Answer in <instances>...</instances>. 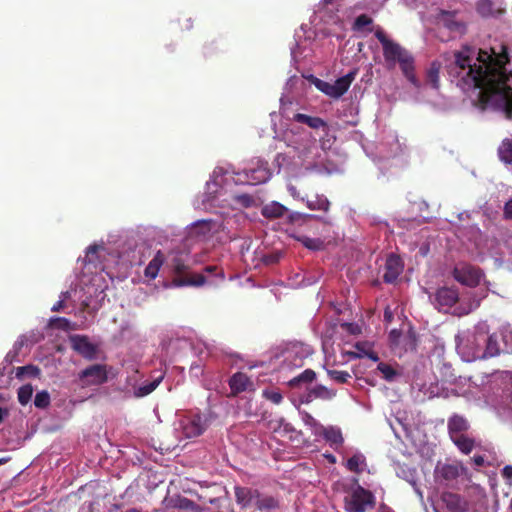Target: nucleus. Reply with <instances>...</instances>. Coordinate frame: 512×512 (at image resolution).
<instances>
[{
    "mask_svg": "<svg viewBox=\"0 0 512 512\" xmlns=\"http://www.w3.org/2000/svg\"><path fill=\"white\" fill-rule=\"evenodd\" d=\"M509 62L505 44L489 50L464 45L453 52L446 72L450 82L463 92L478 89L482 105L502 110L512 120V87L508 84L512 71L506 70Z\"/></svg>",
    "mask_w": 512,
    "mask_h": 512,
    "instance_id": "f257e3e1",
    "label": "nucleus"
},
{
    "mask_svg": "<svg viewBox=\"0 0 512 512\" xmlns=\"http://www.w3.org/2000/svg\"><path fill=\"white\" fill-rule=\"evenodd\" d=\"M375 37L382 44L385 61L392 66L398 63L407 80L415 87H418L419 82L415 75V60L413 55L399 43L390 40L383 30H377Z\"/></svg>",
    "mask_w": 512,
    "mask_h": 512,
    "instance_id": "f03ea898",
    "label": "nucleus"
},
{
    "mask_svg": "<svg viewBox=\"0 0 512 512\" xmlns=\"http://www.w3.org/2000/svg\"><path fill=\"white\" fill-rule=\"evenodd\" d=\"M434 307L442 313H450L456 316L468 315L472 311L471 304L460 302L459 291L456 287L443 286L430 296Z\"/></svg>",
    "mask_w": 512,
    "mask_h": 512,
    "instance_id": "7ed1b4c3",
    "label": "nucleus"
},
{
    "mask_svg": "<svg viewBox=\"0 0 512 512\" xmlns=\"http://www.w3.org/2000/svg\"><path fill=\"white\" fill-rule=\"evenodd\" d=\"M499 340L497 332L489 334L487 326L481 325L476 328L472 343L478 352H483L482 358H491L498 356L502 351Z\"/></svg>",
    "mask_w": 512,
    "mask_h": 512,
    "instance_id": "20e7f679",
    "label": "nucleus"
},
{
    "mask_svg": "<svg viewBox=\"0 0 512 512\" xmlns=\"http://www.w3.org/2000/svg\"><path fill=\"white\" fill-rule=\"evenodd\" d=\"M376 498L374 494L364 487L357 485L351 493L344 498L346 512H366L374 509Z\"/></svg>",
    "mask_w": 512,
    "mask_h": 512,
    "instance_id": "39448f33",
    "label": "nucleus"
},
{
    "mask_svg": "<svg viewBox=\"0 0 512 512\" xmlns=\"http://www.w3.org/2000/svg\"><path fill=\"white\" fill-rule=\"evenodd\" d=\"M174 278L173 284L177 287L182 286H202L206 282L203 274L189 273L188 266L181 258L175 257L172 261Z\"/></svg>",
    "mask_w": 512,
    "mask_h": 512,
    "instance_id": "423d86ee",
    "label": "nucleus"
},
{
    "mask_svg": "<svg viewBox=\"0 0 512 512\" xmlns=\"http://www.w3.org/2000/svg\"><path fill=\"white\" fill-rule=\"evenodd\" d=\"M452 275L460 284L473 288L479 285L484 274L479 267L463 263L453 269Z\"/></svg>",
    "mask_w": 512,
    "mask_h": 512,
    "instance_id": "0eeeda50",
    "label": "nucleus"
},
{
    "mask_svg": "<svg viewBox=\"0 0 512 512\" xmlns=\"http://www.w3.org/2000/svg\"><path fill=\"white\" fill-rule=\"evenodd\" d=\"M79 379L86 385H101L108 380L106 365L93 364L79 373Z\"/></svg>",
    "mask_w": 512,
    "mask_h": 512,
    "instance_id": "6e6552de",
    "label": "nucleus"
},
{
    "mask_svg": "<svg viewBox=\"0 0 512 512\" xmlns=\"http://www.w3.org/2000/svg\"><path fill=\"white\" fill-rule=\"evenodd\" d=\"M71 347L85 359L94 360L97 354V348L92 344L87 336L73 335L70 336Z\"/></svg>",
    "mask_w": 512,
    "mask_h": 512,
    "instance_id": "1a4fd4ad",
    "label": "nucleus"
},
{
    "mask_svg": "<svg viewBox=\"0 0 512 512\" xmlns=\"http://www.w3.org/2000/svg\"><path fill=\"white\" fill-rule=\"evenodd\" d=\"M231 395L236 396L242 392L253 391L254 383L247 374L243 372L234 373L228 381Z\"/></svg>",
    "mask_w": 512,
    "mask_h": 512,
    "instance_id": "9d476101",
    "label": "nucleus"
},
{
    "mask_svg": "<svg viewBox=\"0 0 512 512\" xmlns=\"http://www.w3.org/2000/svg\"><path fill=\"white\" fill-rule=\"evenodd\" d=\"M259 490L250 487L235 486L234 494L237 505L241 509H247L252 505H255L257 498H259Z\"/></svg>",
    "mask_w": 512,
    "mask_h": 512,
    "instance_id": "9b49d317",
    "label": "nucleus"
},
{
    "mask_svg": "<svg viewBox=\"0 0 512 512\" xmlns=\"http://www.w3.org/2000/svg\"><path fill=\"white\" fill-rule=\"evenodd\" d=\"M403 271V262L398 255L390 254L384 266L383 280L385 283H394Z\"/></svg>",
    "mask_w": 512,
    "mask_h": 512,
    "instance_id": "f8f14e48",
    "label": "nucleus"
},
{
    "mask_svg": "<svg viewBox=\"0 0 512 512\" xmlns=\"http://www.w3.org/2000/svg\"><path fill=\"white\" fill-rule=\"evenodd\" d=\"M439 22L452 33L458 35L466 33V24L457 19L455 12L441 11L439 15Z\"/></svg>",
    "mask_w": 512,
    "mask_h": 512,
    "instance_id": "ddd939ff",
    "label": "nucleus"
},
{
    "mask_svg": "<svg viewBox=\"0 0 512 512\" xmlns=\"http://www.w3.org/2000/svg\"><path fill=\"white\" fill-rule=\"evenodd\" d=\"M441 500L449 512H466L468 509L467 501L459 494L443 492Z\"/></svg>",
    "mask_w": 512,
    "mask_h": 512,
    "instance_id": "4468645a",
    "label": "nucleus"
},
{
    "mask_svg": "<svg viewBox=\"0 0 512 512\" xmlns=\"http://www.w3.org/2000/svg\"><path fill=\"white\" fill-rule=\"evenodd\" d=\"M335 396V392L323 385H316L307 388V392L300 397L302 403H310L315 399L330 400Z\"/></svg>",
    "mask_w": 512,
    "mask_h": 512,
    "instance_id": "2eb2a0df",
    "label": "nucleus"
},
{
    "mask_svg": "<svg viewBox=\"0 0 512 512\" xmlns=\"http://www.w3.org/2000/svg\"><path fill=\"white\" fill-rule=\"evenodd\" d=\"M469 428L470 424L468 420L459 414H453L448 419L447 429L450 438H453L461 434H465V432L468 431Z\"/></svg>",
    "mask_w": 512,
    "mask_h": 512,
    "instance_id": "dca6fc26",
    "label": "nucleus"
},
{
    "mask_svg": "<svg viewBox=\"0 0 512 512\" xmlns=\"http://www.w3.org/2000/svg\"><path fill=\"white\" fill-rule=\"evenodd\" d=\"M205 431V424L200 415H193L183 425V433L187 438L200 436Z\"/></svg>",
    "mask_w": 512,
    "mask_h": 512,
    "instance_id": "f3484780",
    "label": "nucleus"
},
{
    "mask_svg": "<svg viewBox=\"0 0 512 512\" xmlns=\"http://www.w3.org/2000/svg\"><path fill=\"white\" fill-rule=\"evenodd\" d=\"M316 379V373L312 369H306L299 375L288 381V386L292 389H300L311 384Z\"/></svg>",
    "mask_w": 512,
    "mask_h": 512,
    "instance_id": "a211bd4d",
    "label": "nucleus"
},
{
    "mask_svg": "<svg viewBox=\"0 0 512 512\" xmlns=\"http://www.w3.org/2000/svg\"><path fill=\"white\" fill-rule=\"evenodd\" d=\"M257 510L262 512H270L280 508V501L272 495H263L259 492V498L255 502Z\"/></svg>",
    "mask_w": 512,
    "mask_h": 512,
    "instance_id": "6ab92c4d",
    "label": "nucleus"
},
{
    "mask_svg": "<svg viewBox=\"0 0 512 512\" xmlns=\"http://www.w3.org/2000/svg\"><path fill=\"white\" fill-rule=\"evenodd\" d=\"M356 74H357L356 70L351 71V72L347 73L346 75L338 78L333 83L336 99L340 98L348 91L351 83L354 81V79L356 77Z\"/></svg>",
    "mask_w": 512,
    "mask_h": 512,
    "instance_id": "aec40b11",
    "label": "nucleus"
},
{
    "mask_svg": "<svg viewBox=\"0 0 512 512\" xmlns=\"http://www.w3.org/2000/svg\"><path fill=\"white\" fill-rule=\"evenodd\" d=\"M169 506L178 510L183 511H193V512H202L203 509L197 505L194 501L183 497L177 496L176 498H172L169 501Z\"/></svg>",
    "mask_w": 512,
    "mask_h": 512,
    "instance_id": "412c9836",
    "label": "nucleus"
},
{
    "mask_svg": "<svg viewBox=\"0 0 512 512\" xmlns=\"http://www.w3.org/2000/svg\"><path fill=\"white\" fill-rule=\"evenodd\" d=\"M322 435L331 447L337 449L343 444V436L341 430L336 427H322Z\"/></svg>",
    "mask_w": 512,
    "mask_h": 512,
    "instance_id": "4be33fe9",
    "label": "nucleus"
},
{
    "mask_svg": "<svg viewBox=\"0 0 512 512\" xmlns=\"http://www.w3.org/2000/svg\"><path fill=\"white\" fill-rule=\"evenodd\" d=\"M293 120L298 123L306 124L312 129L328 128L327 123L322 118L309 116L303 113H296L293 117Z\"/></svg>",
    "mask_w": 512,
    "mask_h": 512,
    "instance_id": "5701e85b",
    "label": "nucleus"
},
{
    "mask_svg": "<svg viewBox=\"0 0 512 512\" xmlns=\"http://www.w3.org/2000/svg\"><path fill=\"white\" fill-rule=\"evenodd\" d=\"M450 439L455 446L466 455L470 454L475 447V440L466 434H461Z\"/></svg>",
    "mask_w": 512,
    "mask_h": 512,
    "instance_id": "b1692460",
    "label": "nucleus"
},
{
    "mask_svg": "<svg viewBox=\"0 0 512 512\" xmlns=\"http://www.w3.org/2000/svg\"><path fill=\"white\" fill-rule=\"evenodd\" d=\"M497 154L499 157V160L504 163L505 165H511L512 164V139L511 138H505L500 143Z\"/></svg>",
    "mask_w": 512,
    "mask_h": 512,
    "instance_id": "393cba45",
    "label": "nucleus"
},
{
    "mask_svg": "<svg viewBox=\"0 0 512 512\" xmlns=\"http://www.w3.org/2000/svg\"><path fill=\"white\" fill-rule=\"evenodd\" d=\"M164 256L161 251H158L153 259L149 262L147 267L144 270V274L149 279H155L158 275V272L163 265Z\"/></svg>",
    "mask_w": 512,
    "mask_h": 512,
    "instance_id": "a878e982",
    "label": "nucleus"
},
{
    "mask_svg": "<svg viewBox=\"0 0 512 512\" xmlns=\"http://www.w3.org/2000/svg\"><path fill=\"white\" fill-rule=\"evenodd\" d=\"M287 211V208L283 206L282 204L278 202H272L270 204L265 205L262 210L261 214L268 219H276L279 217H282L285 212Z\"/></svg>",
    "mask_w": 512,
    "mask_h": 512,
    "instance_id": "bb28decb",
    "label": "nucleus"
},
{
    "mask_svg": "<svg viewBox=\"0 0 512 512\" xmlns=\"http://www.w3.org/2000/svg\"><path fill=\"white\" fill-rule=\"evenodd\" d=\"M246 177L249 183L255 185L266 182L270 178V173L266 168L258 167L251 169Z\"/></svg>",
    "mask_w": 512,
    "mask_h": 512,
    "instance_id": "cd10ccee",
    "label": "nucleus"
},
{
    "mask_svg": "<svg viewBox=\"0 0 512 512\" xmlns=\"http://www.w3.org/2000/svg\"><path fill=\"white\" fill-rule=\"evenodd\" d=\"M441 64L438 61H433L430 64L429 69L427 70V81L431 84V86L435 89L439 88V74H440Z\"/></svg>",
    "mask_w": 512,
    "mask_h": 512,
    "instance_id": "c85d7f7f",
    "label": "nucleus"
},
{
    "mask_svg": "<svg viewBox=\"0 0 512 512\" xmlns=\"http://www.w3.org/2000/svg\"><path fill=\"white\" fill-rule=\"evenodd\" d=\"M476 10L483 17L493 16L495 13L494 2L492 0H478Z\"/></svg>",
    "mask_w": 512,
    "mask_h": 512,
    "instance_id": "c756f323",
    "label": "nucleus"
},
{
    "mask_svg": "<svg viewBox=\"0 0 512 512\" xmlns=\"http://www.w3.org/2000/svg\"><path fill=\"white\" fill-rule=\"evenodd\" d=\"M163 379V375H160L159 377H157L155 380L147 383V384H144L142 386H140L136 391H135V395L137 397H144V396H147L149 395L150 393H152L157 387L158 385L160 384V382L162 381Z\"/></svg>",
    "mask_w": 512,
    "mask_h": 512,
    "instance_id": "7c9ffc66",
    "label": "nucleus"
},
{
    "mask_svg": "<svg viewBox=\"0 0 512 512\" xmlns=\"http://www.w3.org/2000/svg\"><path fill=\"white\" fill-rule=\"evenodd\" d=\"M307 206L311 210L328 211L330 202L324 196H316L314 200H308Z\"/></svg>",
    "mask_w": 512,
    "mask_h": 512,
    "instance_id": "2f4dec72",
    "label": "nucleus"
},
{
    "mask_svg": "<svg viewBox=\"0 0 512 512\" xmlns=\"http://www.w3.org/2000/svg\"><path fill=\"white\" fill-rule=\"evenodd\" d=\"M49 327L64 331L73 329L71 321L64 317H52L49 320Z\"/></svg>",
    "mask_w": 512,
    "mask_h": 512,
    "instance_id": "473e14b6",
    "label": "nucleus"
},
{
    "mask_svg": "<svg viewBox=\"0 0 512 512\" xmlns=\"http://www.w3.org/2000/svg\"><path fill=\"white\" fill-rule=\"evenodd\" d=\"M440 476L446 481L455 480L459 476L458 467L452 464H445L440 469Z\"/></svg>",
    "mask_w": 512,
    "mask_h": 512,
    "instance_id": "72a5a7b5",
    "label": "nucleus"
},
{
    "mask_svg": "<svg viewBox=\"0 0 512 512\" xmlns=\"http://www.w3.org/2000/svg\"><path fill=\"white\" fill-rule=\"evenodd\" d=\"M33 394V387L31 384H26L18 389V401L21 405H26L30 402Z\"/></svg>",
    "mask_w": 512,
    "mask_h": 512,
    "instance_id": "f704fd0d",
    "label": "nucleus"
},
{
    "mask_svg": "<svg viewBox=\"0 0 512 512\" xmlns=\"http://www.w3.org/2000/svg\"><path fill=\"white\" fill-rule=\"evenodd\" d=\"M213 222L211 220H199L193 224V233L197 235H207L212 229Z\"/></svg>",
    "mask_w": 512,
    "mask_h": 512,
    "instance_id": "c9c22d12",
    "label": "nucleus"
},
{
    "mask_svg": "<svg viewBox=\"0 0 512 512\" xmlns=\"http://www.w3.org/2000/svg\"><path fill=\"white\" fill-rule=\"evenodd\" d=\"M364 463V457L361 454H355L347 460L346 467L349 471L360 473V465Z\"/></svg>",
    "mask_w": 512,
    "mask_h": 512,
    "instance_id": "e433bc0d",
    "label": "nucleus"
},
{
    "mask_svg": "<svg viewBox=\"0 0 512 512\" xmlns=\"http://www.w3.org/2000/svg\"><path fill=\"white\" fill-rule=\"evenodd\" d=\"M377 369L381 372L386 381H393L397 376V371L389 364L380 362Z\"/></svg>",
    "mask_w": 512,
    "mask_h": 512,
    "instance_id": "4c0bfd02",
    "label": "nucleus"
},
{
    "mask_svg": "<svg viewBox=\"0 0 512 512\" xmlns=\"http://www.w3.org/2000/svg\"><path fill=\"white\" fill-rule=\"evenodd\" d=\"M40 374V369L34 365L21 366L16 369V377L21 378L24 375L37 377Z\"/></svg>",
    "mask_w": 512,
    "mask_h": 512,
    "instance_id": "58836bf2",
    "label": "nucleus"
},
{
    "mask_svg": "<svg viewBox=\"0 0 512 512\" xmlns=\"http://www.w3.org/2000/svg\"><path fill=\"white\" fill-rule=\"evenodd\" d=\"M34 405L40 409L47 408L50 405L49 393L45 390L38 392L34 398Z\"/></svg>",
    "mask_w": 512,
    "mask_h": 512,
    "instance_id": "ea45409f",
    "label": "nucleus"
},
{
    "mask_svg": "<svg viewBox=\"0 0 512 512\" xmlns=\"http://www.w3.org/2000/svg\"><path fill=\"white\" fill-rule=\"evenodd\" d=\"M502 404L504 409L512 412V376L510 377V381L503 391Z\"/></svg>",
    "mask_w": 512,
    "mask_h": 512,
    "instance_id": "a19ab883",
    "label": "nucleus"
},
{
    "mask_svg": "<svg viewBox=\"0 0 512 512\" xmlns=\"http://www.w3.org/2000/svg\"><path fill=\"white\" fill-rule=\"evenodd\" d=\"M262 395L266 400L276 405H279L283 400L281 392L277 389H265Z\"/></svg>",
    "mask_w": 512,
    "mask_h": 512,
    "instance_id": "79ce46f5",
    "label": "nucleus"
},
{
    "mask_svg": "<svg viewBox=\"0 0 512 512\" xmlns=\"http://www.w3.org/2000/svg\"><path fill=\"white\" fill-rule=\"evenodd\" d=\"M329 377L338 383H346L351 378V375L347 371L341 370H328Z\"/></svg>",
    "mask_w": 512,
    "mask_h": 512,
    "instance_id": "37998d69",
    "label": "nucleus"
},
{
    "mask_svg": "<svg viewBox=\"0 0 512 512\" xmlns=\"http://www.w3.org/2000/svg\"><path fill=\"white\" fill-rule=\"evenodd\" d=\"M316 87L321 92H323L326 95L336 99V95H335L333 84L318 79L317 82H316Z\"/></svg>",
    "mask_w": 512,
    "mask_h": 512,
    "instance_id": "c03bdc74",
    "label": "nucleus"
},
{
    "mask_svg": "<svg viewBox=\"0 0 512 512\" xmlns=\"http://www.w3.org/2000/svg\"><path fill=\"white\" fill-rule=\"evenodd\" d=\"M499 339L501 338L505 348L512 347V330L508 327H503L497 332Z\"/></svg>",
    "mask_w": 512,
    "mask_h": 512,
    "instance_id": "a18cd8bd",
    "label": "nucleus"
},
{
    "mask_svg": "<svg viewBox=\"0 0 512 512\" xmlns=\"http://www.w3.org/2000/svg\"><path fill=\"white\" fill-rule=\"evenodd\" d=\"M303 245L311 250H320L323 247V242L320 239H314L309 237H304L302 239Z\"/></svg>",
    "mask_w": 512,
    "mask_h": 512,
    "instance_id": "49530a36",
    "label": "nucleus"
},
{
    "mask_svg": "<svg viewBox=\"0 0 512 512\" xmlns=\"http://www.w3.org/2000/svg\"><path fill=\"white\" fill-rule=\"evenodd\" d=\"M373 22L372 18L366 14L359 15L354 22L355 29H362L365 26L370 25Z\"/></svg>",
    "mask_w": 512,
    "mask_h": 512,
    "instance_id": "de8ad7c7",
    "label": "nucleus"
},
{
    "mask_svg": "<svg viewBox=\"0 0 512 512\" xmlns=\"http://www.w3.org/2000/svg\"><path fill=\"white\" fill-rule=\"evenodd\" d=\"M280 253H270L263 256L262 260L266 265H272L279 261Z\"/></svg>",
    "mask_w": 512,
    "mask_h": 512,
    "instance_id": "09e8293b",
    "label": "nucleus"
},
{
    "mask_svg": "<svg viewBox=\"0 0 512 512\" xmlns=\"http://www.w3.org/2000/svg\"><path fill=\"white\" fill-rule=\"evenodd\" d=\"M235 198L239 203H241L245 207L251 206L254 201L252 196H250L249 194L237 195Z\"/></svg>",
    "mask_w": 512,
    "mask_h": 512,
    "instance_id": "8fccbe9b",
    "label": "nucleus"
},
{
    "mask_svg": "<svg viewBox=\"0 0 512 512\" xmlns=\"http://www.w3.org/2000/svg\"><path fill=\"white\" fill-rule=\"evenodd\" d=\"M504 218L512 219V198L504 206Z\"/></svg>",
    "mask_w": 512,
    "mask_h": 512,
    "instance_id": "3c124183",
    "label": "nucleus"
},
{
    "mask_svg": "<svg viewBox=\"0 0 512 512\" xmlns=\"http://www.w3.org/2000/svg\"><path fill=\"white\" fill-rule=\"evenodd\" d=\"M501 475L504 479L511 480L512 479V465H506L502 469Z\"/></svg>",
    "mask_w": 512,
    "mask_h": 512,
    "instance_id": "603ef678",
    "label": "nucleus"
},
{
    "mask_svg": "<svg viewBox=\"0 0 512 512\" xmlns=\"http://www.w3.org/2000/svg\"><path fill=\"white\" fill-rule=\"evenodd\" d=\"M472 461L473 463L478 466V467H481L484 465L485 463V459L482 455H475L473 458H472Z\"/></svg>",
    "mask_w": 512,
    "mask_h": 512,
    "instance_id": "864d4df0",
    "label": "nucleus"
},
{
    "mask_svg": "<svg viewBox=\"0 0 512 512\" xmlns=\"http://www.w3.org/2000/svg\"><path fill=\"white\" fill-rule=\"evenodd\" d=\"M65 307V302H64V299H60L59 301H57L53 307L51 308V310L53 312H58L60 311L61 309H63Z\"/></svg>",
    "mask_w": 512,
    "mask_h": 512,
    "instance_id": "5fc2aeb1",
    "label": "nucleus"
},
{
    "mask_svg": "<svg viewBox=\"0 0 512 512\" xmlns=\"http://www.w3.org/2000/svg\"><path fill=\"white\" fill-rule=\"evenodd\" d=\"M364 355L366 357H368L370 360H372L373 362H378L379 361V356L376 352L374 351H365L364 352Z\"/></svg>",
    "mask_w": 512,
    "mask_h": 512,
    "instance_id": "6e6d98bb",
    "label": "nucleus"
},
{
    "mask_svg": "<svg viewBox=\"0 0 512 512\" xmlns=\"http://www.w3.org/2000/svg\"><path fill=\"white\" fill-rule=\"evenodd\" d=\"M401 335V332L399 330L393 329L391 330L389 337L392 342H396L397 338H399Z\"/></svg>",
    "mask_w": 512,
    "mask_h": 512,
    "instance_id": "4d7b16f0",
    "label": "nucleus"
},
{
    "mask_svg": "<svg viewBox=\"0 0 512 512\" xmlns=\"http://www.w3.org/2000/svg\"><path fill=\"white\" fill-rule=\"evenodd\" d=\"M98 246L97 245H91L87 248V255L89 254H94L98 251Z\"/></svg>",
    "mask_w": 512,
    "mask_h": 512,
    "instance_id": "13d9d810",
    "label": "nucleus"
},
{
    "mask_svg": "<svg viewBox=\"0 0 512 512\" xmlns=\"http://www.w3.org/2000/svg\"><path fill=\"white\" fill-rule=\"evenodd\" d=\"M218 270L217 266L209 265L205 267V272L207 273H213Z\"/></svg>",
    "mask_w": 512,
    "mask_h": 512,
    "instance_id": "bf43d9fd",
    "label": "nucleus"
},
{
    "mask_svg": "<svg viewBox=\"0 0 512 512\" xmlns=\"http://www.w3.org/2000/svg\"><path fill=\"white\" fill-rule=\"evenodd\" d=\"M8 415V410L0 407V423L4 420V417Z\"/></svg>",
    "mask_w": 512,
    "mask_h": 512,
    "instance_id": "052dcab7",
    "label": "nucleus"
},
{
    "mask_svg": "<svg viewBox=\"0 0 512 512\" xmlns=\"http://www.w3.org/2000/svg\"><path fill=\"white\" fill-rule=\"evenodd\" d=\"M69 297H70V292L69 291L62 292L61 295H60V299H64V301L66 299H68Z\"/></svg>",
    "mask_w": 512,
    "mask_h": 512,
    "instance_id": "680f3d73",
    "label": "nucleus"
},
{
    "mask_svg": "<svg viewBox=\"0 0 512 512\" xmlns=\"http://www.w3.org/2000/svg\"><path fill=\"white\" fill-rule=\"evenodd\" d=\"M300 218H301V215L296 213V214H293L290 216V221L294 222L295 220L300 219Z\"/></svg>",
    "mask_w": 512,
    "mask_h": 512,
    "instance_id": "e2e57ef3",
    "label": "nucleus"
},
{
    "mask_svg": "<svg viewBox=\"0 0 512 512\" xmlns=\"http://www.w3.org/2000/svg\"><path fill=\"white\" fill-rule=\"evenodd\" d=\"M306 418H307L306 422H309V423H315L316 422L315 419L311 415H309V414H306Z\"/></svg>",
    "mask_w": 512,
    "mask_h": 512,
    "instance_id": "0e129e2a",
    "label": "nucleus"
},
{
    "mask_svg": "<svg viewBox=\"0 0 512 512\" xmlns=\"http://www.w3.org/2000/svg\"><path fill=\"white\" fill-rule=\"evenodd\" d=\"M328 459L330 462L334 463L335 462V457L333 455H329L328 456Z\"/></svg>",
    "mask_w": 512,
    "mask_h": 512,
    "instance_id": "69168bd1",
    "label": "nucleus"
},
{
    "mask_svg": "<svg viewBox=\"0 0 512 512\" xmlns=\"http://www.w3.org/2000/svg\"><path fill=\"white\" fill-rule=\"evenodd\" d=\"M385 317H386V318H387V317L391 318V314H388V312L386 311V312H385Z\"/></svg>",
    "mask_w": 512,
    "mask_h": 512,
    "instance_id": "338daca9",
    "label": "nucleus"
},
{
    "mask_svg": "<svg viewBox=\"0 0 512 512\" xmlns=\"http://www.w3.org/2000/svg\"><path fill=\"white\" fill-rule=\"evenodd\" d=\"M5 463V459H0V465Z\"/></svg>",
    "mask_w": 512,
    "mask_h": 512,
    "instance_id": "774afa93",
    "label": "nucleus"
}]
</instances>
